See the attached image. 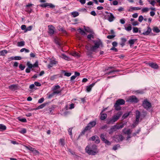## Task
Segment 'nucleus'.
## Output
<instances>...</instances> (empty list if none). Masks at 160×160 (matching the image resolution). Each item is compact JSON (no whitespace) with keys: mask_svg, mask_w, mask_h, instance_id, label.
I'll list each match as a JSON object with an SVG mask.
<instances>
[{"mask_svg":"<svg viewBox=\"0 0 160 160\" xmlns=\"http://www.w3.org/2000/svg\"><path fill=\"white\" fill-rule=\"evenodd\" d=\"M117 129L116 127H114V125L110 128V132H109L110 134H111L112 133L115 131Z\"/></svg>","mask_w":160,"mask_h":160,"instance_id":"a878e982","label":"nucleus"},{"mask_svg":"<svg viewBox=\"0 0 160 160\" xmlns=\"http://www.w3.org/2000/svg\"><path fill=\"white\" fill-rule=\"evenodd\" d=\"M129 113H126L124 114L122 116V118L123 119H124L126 118H127L128 116L129 115Z\"/></svg>","mask_w":160,"mask_h":160,"instance_id":"a19ab883","label":"nucleus"},{"mask_svg":"<svg viewBox=\"0 0 160 160\" xmlns=\"http://www.w3.org/2000/svg\"><path fill=\"white\" fill-rule=\"evenodd\" d=\"M60 88V86L58 85L54 86L52 88V90L53 91V92L55 95L58 94L61 92L62 90H58Z\"/></svg>","mask_w":160,"mask_h":160,"instance_id":"6e6552de","label":"nucleus"},{"mask_svg":"<svg viewBox=\"0 0 160 160\" xmlns=\"http://www.w3.org/2000/svg\"><path fill=\"white\" fill-rule=\"evenodd\" d=\"M132 28L131 24H129L128 27L125 28V30L128 31H129L132 30Z\"/></svg>","mask_w":160,"mask_h":160,"instance_id":"cd10ccee","label":"nucleus"},{"mask_svg":"<svg viewBox=\"0 0 160 160\" xmlns=\"http://www.w3.org/2000/svg\"><path fill=\"white\" fill-rule=\"evenodd\" d=\"M125 103V101L122 99H119L116 101V103L114 105L115 109L116 110L118 111L121 109V108L120 106V105L124 104Z\"/></svg>","mask_w":160,"mask_h":160,"instance_id":"7ed1b4c3","label":"nucleus"},{"mask_svg":"<svg viewBox=\"0 0 160 160\" xmlns=\"http://www.w3.org/2000/svg\"><path fill=\"white\" fill-rule=\"evenodd\" d=\"M106 13L108 14L107 16L108 17V20L110 22H112L115 19V17L112 13H109L107 12H106Z\"/></svg>","mask_w":160,"mask_h":160,"instance_id":"1a4fd4ad","label":"nucleus"},{"mask_svg":"<svg viewBox=\"0 0 160 160\" xmlns=\"http://www.w3.org/2000/svg\"><path fill=\"white\" fill-rule=\"evenodd\" d=\"M7 52H8V51L6 50H2L0 52V55L3 56L5 54L7 53Z\"/></svg>","mask_w":160,"mask_h":160,"instance_id":"bb28decb","label":"nucleus"},{"mask_svg":"<svg viewBox=\"0 0 160 160\" xmlns=\"http://www.w3.org/2000/svg\"><path fill=\"white\" fill-rule=\"evenodd\" d=\"M85 150L86 153L92 155H95L98 152L97 147L95 145H92L91 148L89 146H87Z\"/></svg>","mask_w":160,"mask_h":160,"instance_id":"f257e3e1","label":"nucleus"},{"mask_svg":"<svg viewBox=\"0 0 160 160\" xmlns=\"http://www.w3.org/2000/svg\"><path fill=\"white\" fill-rule=\"evenodd\" d=\"M112 44L113 47H115L117 46L118 43L114 41L112 42Z\"/></svg>","mask_w":160,"mask_h":160,"instance_id":"774afa93","label":"nucleus"},{"mask_svg":"<svg viewBox=\"0 0 160 160\" xmlns=\"http://www.w3.org/2000/svg\"><path fill=\"white\" fill-rule=\"evenodd\" d=\"M61 57L66 60H68V56L64 54H62Z\"/></svg>","mask_w":160,"mask_h":160,"instance_id":"58836bf2","label":"nucleus"},{"mask_svg":"<svg viewBox=\"0 0 160 160\" xmlns=\"http://www.w3.org/2000/svg\"><path fill=\"white\" fill-rule=\"evenodd\" d=\"M132 31L134 33L138 32V28L137 27H133Z\"/></svg>","mask_w":160,"mask_h":160,"instance_id":"e433bc0d","label":"nucleus"},{"mask_svg":"<svg viewBox=\"0 0 160 160\" xmlns=\"http://www.w3.org/2000/svg\"><path fill=\"white\" fill-rule=\"evenodd\" d=\"M104 136L105 135L103 133L101 134L100 136V138H101L102 140V141L103 142H104L106 140V139H105V138Z\"/></svg>","mask_w":160,"mask_h":160,"instance_id":"72a5a7b5","label":"nucleus"},{"mask_svg":"<svg viewBox=\"0 0 160 160\" xmlns=\"http://www.w3.org/2000/svg\"><path fill=\"white\" fill-rule=\"evenodd\" d=\"M32 9L29 8H26V11L28 13H30L31 12Z\"/></svg>","mask_w":160,"mask_h":160,"instance_id":"de8ad7c7","label":"nucleus"},{"mask_svg":"<svg viewBox=\"0 0 160 160\" xmlns=\"http://www.w3.org/2000/svg\"><path fill=\"white\" fill-rule=\"evenodd\" d=\"M119 71L118 70H112L110 71L109 72H107L106 74L107 75H109L111 73L115 72H119Z\"/></svg>","mask_w":160,"mask_h":160,"instance_id":"473e14b6","label":"nucleus"},{"mask_svg":"<svg viewBox=\"0 0 160 160\" xmlns=\"http://www.w3.org/2000/svg\"><path fill=\"white\" fill-rule=\"evenodd\" d=\"M44 98H42L40 99H39V100H38V102L39 103H42L44 101Z\"/></svg>","mask_w":160,"mask_h":160,"instance_id":"052dcab7","label":"nucleus"},{"mask_svg":"<svg viewBox=\"0 0 160 160\" xmlns=\"http://www.w3.org/2000/svg\"><path fill=\"white\" fill-rule=\"evenodd\" d=\"M21 28L22 30H26V26L25 25H22L21 26Z\"/></svg>","mask_w":160,"mask_h":160,"instance_id":"338daca9","label":"nucleus"},{"mask_svg":"<svg viewBox=\"0 0 160 160\" xmlns=\"http://www.w3.org/2000/svg\"><path fill=\"white\" fill-rule=\"evenodd\" d=\"M20 52H22L25 51L26 52H29V50L28 49H26L25 48H22L20 50Z\"/></svg>","mask_w":160,"mask_h":160,"instance_id":"ea45409f","label":"nucleus"},{"mask_svg":"<svg viewBox=\"0 0 160 160\" xmlns=\"http://www.w3.org/2000/svg\"><path fill=\"white\" fill-rule=\"evenodd\" d=\"M71 15L73 17L75 18L78 16L79 15V13L78 12L75 11L72 12L71 13Z\"/></svg>","mask_w":160,"mask_h":160,"instance_id":"5701e85b","label":"nucleus"},{"mask_svg":"<svg viewBox=\"0 0 160 160\" xmlns=\"http://www.w3.org/2000/svg\"><path fill=\"white\" fill-rule=\"evenodd\" d=\"M122 112L119 111L118 112L116 115H114L112 118H110L108 121V124H113L114 122L117 121L119 118L122 115Z\"/></svg>","mask_w":160,"mask_h":160,"instance_id":"f03ea898","label":"nucleus"},{"mask_svg":"<svg viewBox=\"0 0 160 160\" xmlns=\"http://www.w3.org/2000/svg\"><path fill=\"white\" fill-rule=\"evenodd\" d=\"M25 147L27 149H28V150H30V151H31L32 152L33 150V149L34 148L30 146H26Z\"/></svg>","mask_w":160,"mask_h":160,"instance_id":"37998d69","label":"nucleus"},{"mask_svg":"<svg viewBox=\"0 0 160 160\" xmlns=\"http://www.w3.org/2000/svg\"><path fill=\"white\" fill-rule=\"evenodd\" d=\"M58 29L60 31H62L63 33L66 34L67 32L66 30H64L61 26H59Z\"/></svg>","mask_w":160,"mask_h":160,"instance_id":"2f4dec72","label":"nucleus"},{"mask_svg":"<svg viewBox=\"0 0 160 160\" xmlns=\"http://www.w3.org/2000/svg\"><path fill=\"white\" fill-rule=\"evenodd\" d=\"M136 41V39H130L128 41V43L130 44V46H131Z\"/></svg>","mask_w":160,"mask_h":160,"instance_id":"393cba45","label":"nucleus"},{"mask_svg":"<svg viewBox=\"0 0 160 160\" xmlns=\"http://www.w3.org/2000/svg\"><path fill=\"white\" fill-rule=\"evenodd\" d=\"M55 95L54 94V92H53L52 93L48 95V98H50Z\"/></svg>","mask_w":160,"mask_h":160,"instance_id":"0e129e2a","label":"nucleus"},{"mask_svg":"<svg viewBox=\"0 0 160 160\" xmlns=\"http://www.w3.org/2000/svg\"><path fill=\"white\" fill-rule=\"evenodd\" d=\"M153 31L156 33H158L160 32V29H159L157 27H154L152 28Z\"/></svg>","mask_w":160,"mask_h":160,"instance_id":"4be33fe9","label":"nucleus"},{"mask_svg":"<svg viewBox=\"0 0 160 160\" xmlns=\"http://www.w3.org/2000/svg\"><path fill=\"white\" fill-rule=\"evenodd\" d=\"M60 144L61 145L63 146L64 145V140L63 139H61L60 141Z\"/></svg>","mask_w":160,"mask_h":160,"instance_id":"5fc2aeb1","label":"nucleus"},{"mask_svg":"<svg viewBox=\"0 0 160 160\" xmlns=\"http://www.w3.org/2000/svg\"><path fill=\"white\" fill-rule=\"evenodd\" d=\"M124 124H119L115 125L114 127H116V129L117 130L122 128L124 127Z\"/></svg>","mask_w":160,"mask_h":160,"instance_id":"a211bd4d","label":"nucleus"},{"mask_svg":"<svg viewBox=\"0 0 160 160\" xmlns=\"http://www.w3.org/2000/svg\"><path fill=\"white\" fill-rule=\"evenodd\" d=\"M149 10V9L148 8H143L142 9V11L143 12H148Z\"/></svg>","mask_w":160,"mask_h":160,"instance_id":"c03bdc74","label":"nucleus"},{"mask_svg":"<svg viewBox=\"0 0 160 160\" xmlns=\"http://www.w3.org/2000/svg\"><path fill=\"white\" fill-rule=\"evenodd\" d=\"M72 55L76 57H79L80 56L76 52L73 53L72 54Z\"/></svg>","mask_w":160,"mask_h":160,"instance_id":"69168bd1","label":"nucleus"},{"mask_svg":"<svg viewBox=\"0 0 160 160\" xmlns=\"http://www.w3.org/2000/svg\"><path fill=\"white\" fill-rule=\"evenodd\" d=\"M100 46L102 47V42L100 41H97L94 42V45L91 47L89 50L90 51H93L97 48H98Z\"/></svg>","mask_w":160,"mask_h":160,"instance_id":"20e7f679","label":"nucleus"},{"mask_svg":"<svg viewBox=\"0 0 160 160\" xmlns=\"http://www.w3.org/2000/svg\"><path fill=\"white\" fill-rule=\"evenodd\" d=\"M27 65L28 67V68L30 69L32 68L33 67V65L31 63H30L29 62H28L27 63Z\"/></svg>","mask_w":160,"mask_h":160,"instance_id":"79ce46f5","label":"nucleus"},{"mask_svg":"<svg viewBox=\"0 0 160 160\" xmlns=\"http://www.w3.org/2000/svg\"><path fill=\"white\" fill-rule=\"evenodd\" d=\"M127 102L130 103H137L139 100L135 96H130L126 100Z\"/></svg>","mask_w":160,"mask_h":160,"instance_id":"39448f33","label":"nucleus"},{"mask_svg":"<svg viewBox=\"0 0 160 160\" xmlns=\"http://www.w3.org/2000/svg\"><path fill=\"white\" fill-rule=\"evenodd\" d=\"M50 3H46L43 4L41 5V7L46 8L49 7Z\"/></svg>","mask_w":160,"mask_h":160,"instance_id":"7c9ffc66","label":"nucleus"},{"mask_svg":"<svg viewBox=\"0 0 160 160\" xmlns=\"http://www.w3.org/2000/svg\"><path fill=\"white\" fill-rule=\"evenodd\" d=\"M140 113L139 111L137 110L136 112V120L134 124L136 125L138 124L140 115Z\"/></svg>","mask_w":160,"mask_h":160,"instance_id":"9b49d317","label":"nucleus"},{"mask_svg":"<svg viewBox=\"0 0 160 160\" xmlns=\"http://www.w3.org/2000/svg\"><path fill=\"white\" fill-rule=\"evenodd\" d=\"M126 129L125 128L123 129V132L125 134H127L128 135H130V134L131 133V130L130 129H128L126 131Z\"/></svg>","mask_w":160,"mask_h":160,"instance_id":"412c9836","label":"nucleus"},{"mask_svg":"<svg viewBox=\"0 0 160 160\" xmlns=\"http://www.w3.org/2000/svg\"><path fill=\"white\" fill-rule=\"evenodd\" d=\"M25 66L24 65H23L22 64H20L19 66V68L21 69V70H23L25 68Z\"/></svg>","mask_w":160,"mask_h":160,"instance_id":"8fccbe9b","label":"nucleus"},{"mask_svg":"<svg viewBox=\"0 0 160 160\" xmlns=\"http://www.w3.org/2000/svg\"><path fill=\"white\" fill-rule=\"evenodd\" d=\"M32 152L35 155H36L38 154L39 153L38 151L37 150L35 149L34 148L33 149V150L32 151Z\"/></svg>","mask_w":160,"mask_h":160,"instance_id":"603ef678","label":"nucleus"},{"mask_svg":"<svg viewBox=\"0 0 160 160\" xmlns=\"http://www.w3.org/2000/svg\"><path fill=\"white\" fill-rule=\"evenodd\" d=\"M17 45L19 47L23 46L25 45V42L23 41L18 42L17 43Z\"/></svg>","mask_w":160,"mask_h":160,"instance_id":"b1692460","label":"nucleus"},{"mask_svg":"<svg viewBox=\"0 0 160 160\" xmlns=\"http://www.w3.org/2000/svg\"><path fill=\"white\" fill-rule=\"evenodd\" d=\"M57 76V75H54L51 76L50 77V79L51 80H54L56 78V77Z\"/></svg>","mask_w":160,"mask_h":160,"instance_id":"4d7b16f0","label":"nucleus"},{"mask_svg":"<svg viewBox=\"0 0 160 160\" xmlns=\"http://www.w3.org/2000/svg\"><path fill=\"white\" fill-rule=\"evenodd\" d=\"M142 106L147 110L149 109L151 107V103L148 101L147 99H145L142 102Z\"/></svg>","mask_w":160,"mask_h":160,"instance_id":"0eeeda50","label":"nucleus"},{"mask_svg":"<svg viewBox=\"0 0 160 160\" xmlns=\"http://www.w3.org/2000/svg\"><path fill=\"white\" fill-rule=\"evenodd\" d=\"M78 31L82 35H84L85 33L84 31L81 28L78 29Z\"/></svg>","mask_w":160,"mask_h":160,"instance_id":"4c0bfd02","label":"nucleus"},{"mask_svg":"<svg viewBox=\"0 0 160 160\" xmlns=\"http://www.w3.org/2000/svg\"><path fill=\"white\" fill-rule=\"evenodd\" d=\"M6 129V127L5 126L2 124H0V129L1 130H4Z\"/></svg>","mask_w":160,"mask_h":160,"instance_id":"c85d7f7f","label":"nucleus"},{"mask_svg":"<svg viewBox=\"0 0 160 160\" xmlns=\"http://www.w3.org/2000/svg\"><path fill=\"white\" fill-rule=\"evenodd\" d=\"M120 147V145L119 144H117L116 145L113 146L112 149L114 150H116L118 149V148Z\"/></svg>","mask_w":160,"mask_h":160,"instance_id":"09e8293b","label":"nucleus"},{"mask_svg":"<svg viewBox=\"0 0 160 160\" xmlns=\"http://www.w3.org/2000/svg\"><path fill=\"white\" fill-rule=\"evenodd\" d=\"M87 38L89 39H91V38H93V35L91 34H88V36H87Z\"/></svg>","mask_w":160,"mask_h":160,"instance_id":"864d4df0","label":"nucleus"},{"mask_svg":"<svg viewBox=\"0 0 160 160\" xmlns=\"http://www.w3.org/2000/svg\"><path fill=\"white\" fill-rule=\"evenodd\" d=\"M11 60H20L22 58L20 56L12 57L9 58Z\"/></svg>","mask_w":160,"mask_h":160,"instance_id":"aec40b11","label":"nucleus"},{"mask_svg":"<svg viewBox=\"0 0 160 160\" xmlns=\"http://www.w3.org/2000/svg\"><path fill=\"white\" fill-rule=\"evenodd\" d=\"M54 40H55V42L56 44H57L59 45H60V42L59 41V40L58 38H55V39Z\"/></svg>","mask_w":160,"mask_h":160,"instance_id":"f704fd0d","label":"nucleus"},{"mask_svg":"<svg viewBox=\"0 0 160 160\" xmlns=\"http://www.w3.org/2000/svg\"><path fill=\"white\" fill-rule=\"evenodd\" d=\"M101 117L100 119L102 120H105L107 117V115L106 113H102L101 112L100 113Z\"/></svg>","mask_w":160,"mask_h":160,"instance_id":"6ab92c4d","label":"nucleus"},{"mask_svg":"<svg viewBox=\"0 0 160 160\" xmlns=\"http://www.w3.org/2000/svg\"><path fill=\"white\" fill-rule=\"evenodd\" d=\"M89 139L92 141H94L96 140L95 142L97 143H98L100 141L98 137L96 135L92 136Z\"/></svg>","mask_w":160,"mask_h":160,"instance_id":"ddd939ff","label":"nucleus"},{"mask_svg":"<svg viewBox=\"0 0 160 160\" xmlns=\"http://www.w3.org/2000/svg\"><path fill=\"white\" fill-rule=\"evenodd\" d=\"M143 19V17L142 16L140 15L139 16L138 20L139 22H141L142 21Z\"/></svg>","mask_w":160,"mask_h":160,"instance_id":"3c124183","label":"nucleus"},{"mask_svg":"<svg viewBox=\"0 0 160 160\" xmlns=\"http://www.w3.org/2000/svg\"><path fill=\"white\" fill-rule=\"evenodd\" d=\"M18 120L19 121L22 122H27V120L25 118H18Z\"/></svg>","mask_w":160,"mask_h":160,"instance_id":"a18cd8bd","label":"nucleus"},{"mask_svg":"<svg viewBox=\"0 0 160 160\" xmlns=\"http://www.w3.org/2000/svg\"><path fill=\"white\" fill-rule=\"evenodd\" d=\"M48 33L51 35L54 34L55 32V28L52 25H48Z\"/></svg>","mask_w":160,"mask_h":160,"instance_id":"f8f14e48","label":"nucleus"},{"mask_svg":"<svg viewBox=\"0 0 160 160\" xmlns=\"http://www.w3.org/2000/svg\"><path fill=\"white\" fill-rule=\"evenodd\" d=\"M96 124V121L90 122L85 128L83 131L85 132L87 130H90L92 128L94 127Z\"/></svg>","mask_w":160,"mask_h":160,"instance_id":"423d86ee","label":"nucleus"},{"mask_svg":"<svg viewBox=\"0 0 160 160\" xmlns=\"http://www.w3.org/2000/svg\"><path fill=\"white\" fill-rule=\"evenodd\" d=\"M32 28V27L31 26H29L27 27L25 31V32H26L28 31H31Z\"/></svg>","mask_w":160,"mask_h":160,"instance_id":"49530a36","label":"nucleus"},{"mask_svg":"<svg viewBox=\"0 0 160 160\" xmlns=\"http://www.w3.org/2000/svg\"><path fill=\"white\" fill-rule=\"evenodd\" d=\"M62 72L64 73V75L67 77H69L71 75V73L66 72L64 70Z\"/></svg>","mask_w":160,"mask_h":160,"instance_id":"c756f323","label":"nucleus"},{"mask_svg":"<svg viewBox=\"0 0 160 160\" xmlns=\"http://www.w3.org/2000/svg\"><path fill=\"white\" fill-rule=\"evenodd\" d=\"M141 9L140 8L138 7H130V8L128 10V11L129 12H132L133 11L136 10H139Z\"/></svg>","mask_w":160,"mask_h":160,"instance_id":"f3484780","label":"nucleus"},{"mask_svg":"<svg viewBox=\"0 0 160 160\" xmlns=\"http://www.w3.org/2000/svg\"><path fill=\"white\" fill-rule=\"evenodd\" d=\"M104 142L108 145H110L111 144V142L106 139Z\"/></svg>","mask_w":160,"mask_h":160,"instance_id":"bf43d9fd","label":"nucleus"},{"mask_svg":"<svg viewBox=\"0 0 160 160\" xmlns=\"http://www.w3.org/2000/svg\"><path fill=\"white\" fill-rule=\"evenodd\" d=\"M152 31V29L149 26L148 27L147 30L146 31L143 32L141 35L143 34L144 35H147L149 34Z\"/></svg>","mask_w":160,"mask_h":160,"instance_id":"2eb2a0df","label":"nucleus"},{"mask_svg":"<svg viewBox=\"0 0 160 160\" xmlns=\"http://www.w3.org/2000/svg\"><path fill=\"white\" fill-rule=\"evenodd\" d=\"M51 63L53 65H55L58 62L54 60H52L50 61Z\"/></svg>","mask_w":160,"mask_h":160,"instance_id":"6e6d98bb","label":"nucleus"},{"mask_svg":"<svg viewBox=\"0 0 160 160\" xmlns=\"http://www.w3.org/2000/svg\"><path fill=\"white\" fill-rule=\"evenodd\" d=\"M20 132L22 134L25 133L26 132V130L25 129L23 128L20 131Z\"/></svg>","mask_w":160,"mask_h":160,"instance_id":"13d9d810","label":"nucleus"},{"mask_svg":"<svg viewBox=\"0 0 160 160\" xmlns=\"http://www.w3.org/2000/svg\"><path fill=\"white\" fill-rule=\"evenodd\" d=\"M148 65L151 67L152 68H153L154 69H158V65L155 63L153 62H150L148 63Z\"/></svg>","mask_w":160,"mask_h":160,"instance_id":"4468645a","label":"nucleus"},{"mask_svg":"<svg viewBox=\"0 0 160 160\" xmlns=\"http://www.w3.org/2000/svg\"><path fill=\"white\" fill-rule=\"evenodd\" d=\"M123 138V137L121 134L116 135L114 137V140L117 142L122 141Z\"/></svg>","mask_w":160,"mask_h":160,"instance_id":"9d476101","label":"nucleus"},{"mask_svg":"<svg viewBox=\"0 0 160 160\" xmlns=\"http://www.w3.org/2000/svg\"><path fill=\"white\" fill-rule=\"evenodd\" d=\"M95 83H93L91 85L87 86L86 91L88 92H90L92 88V87L94 85Z\"/></svg>","mask_w":160,"mask_h":160,"instance_id":"dca6fc26","label":"nucleus"},{"mask_svg":"<svg viewBox=\"0 0 160 160\" xmlns=\"http://www.w3.org/2000/svg\"><path fill=\"white\" fill-rule=\"evenodd\" d=\"M46 105V103H43L38 106V109H40L43 108Z\"/></svg>","mask_w":160,"mask_h":160,"instance_id":"c9c22d12","label":"nucleus"},{"mask_svg":"<svg viewBox=\"0 0 160 160\" xmlns=\"http://www.w3.org/2000/svg\"><path fill=\"white\" fill-rule=\"evenodd\" d=\"M115 36V35H108L107 36V38L108 39H111L113 38Z\"/></svg>","mask_w":160,"mask_h":160,"instance_id":"e2e57ef3","label":"nucleus"},{"mask_svg":"<svg viewBox=\"0 0 160 160\" xmlns=\"http://www.w3.org/2000/svg\"><path fill=\"white\" fill-rule=\"evenodd\" d=\"M38 67V62H36L33 65V68Z\"/></svg>","mask_w":160,"mask_h":160,"instance_id":"680f3d73","label":"nucleus"}]
</instances>
